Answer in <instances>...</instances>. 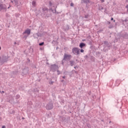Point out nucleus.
I'll list each match as a JSON object with an SVG mask.
<instances>
[{"mask_svg": "<svg viewBox=\"0 0 128 128\" xmlns=\"http://www.w3.org/2000/svg\"><path fill=\"white\" fill-rule=\"evenodd\" d=\"M50 70H52L53 72H56L57 70H58V66L56 64H52L50 67Z\"/></svg>", "mask_w": 128, "mask_h": 128, "instance_id": "f257e3e1", "label": "nucleus"}, {"mask_svg": "<svg viewBox=\"0 0 128 128\" xmlns=\"http://www.w3.org/2000/svg\"><path fill=\"white\" fill-rule=\"evenodd\" d=\"M80 50L78 48H74L72 49V52L74 54H76V56L80 54Z\"/></svg>", "mask_w": 128, "mask_h": 128, "instance_id": "f03ea898", "label": "nucleus"}, {"mask_svg": "<svg viewBox=\"0 0 128 128\" xmlns=\"http://www.w3.org/2000/svg\"><path fill=\"white\" fill-rule=\"evenodd\" d=\"M6 4H0V12H6Z\"/></svg>", "mask_w": 128, "mask_h": 128, "instance_id": "7ed1b4c3", "label": "nucleus"}, {"mask_svg": "<svg viewBox=\"0 0 128 128\" xmlns=\"http://www.w3.org/2000/svg\"><path fill=\"white\" fill-rule=\"evenodd\" d=\"M72 58V55H68L66 54H64V58H63V60H70V59Z\"/></svg>", "mask_w": 128, "mask_h": 128, "instance_id": "20e7f679", "label": "nucleus"}, {"mask_svg": "<svg viewBox=\"0 0 128 128\" xmlns=\"http://www.w3.org/2000/svg\"><path fill=\"white\" fill-rule=\"evenodd\" d=\"M105 48H108V50H110V48H112V44L110 42H108L104 41V42Z\"/></svg>", "mask_w": 128, "mask_h": 128, "instance_id": "39448f33", "label": "nucleus"}, {"mask_svg": "<svg viewBox=\"0 0 128 128\" xmlns=\"http://www.w3.org/2000/svg\"><path fill=\"white\" fill-rule=\"evenodd\" d=\"M46 108L50 110H52L54 108V104H52V102H49L46 106Z\"/></svg>", "mask_w": 128, "mask_h": 128, "instance_id": "423d86ee", "label": "nucleus"}, {"mask_svg": "<svg viewBox=\"0 0 128 128\" xmlns=\"http://www.w3.org/2000/svg\"><path fill=\"white\" fill-rule=\"evenodd\" d=\"M26 34L28 36H24V38H28L30 34V30L28 29L23 32V34Z\"/></svg>", "mask_w": 128, "mask_h": 128, "instance_id": "0eeeda50", "label": "nucleus"}, {"mask_svg": "<svg viewBox=\"0 0 128 128\" xmlns=\"http://www.w3.org/2000/svg\"><path fill=\"white\" fill-rule=\"evenodd\" d=\"M8 61V57L6 56H2L1 59V64H4Z\"/></svg>", "mask_w": 128, "mask_h": 128, "instance_id": "6e6552de", "label": "nucleus"}, {"mask_svg": "<svg viewBox=\"0 0 128 128\" xmlns=\"http://www.w3.org/2000/svg\"><path fill=\"white\" fill-rule=\"evenodd\" d=\"M22 74H24V76L28 74V68H24L22 70Z\"/></svg>", "mask_w": 128, "mask_h": 128, "instance_id": "1a4fd4ad", "label": "nucleus"}, {"mask_svg": "<svg viewBox=\"0 0 128 128\" xmlns=\"http://www.w3.org/2000/svg\"><path fill=\"white\" fill-rule=\"evenodd\" d=\"M86 46V44H84V42L80 43V44L79 45L80 48H85Z\"/></svg>", "mask_w": 128, "mask_h": 128, "instance_id": "9d476101", "label": "nucleus"}, {"mask_svg": "<svg viewBox=\"0 0 128 128\" xmlns=\"http://www.w3.org/2000/svg\"><path fill=\"white\" fill-rule=\"evenodd\" d=\"M70 65L71 66H74V60H70Z\"/></svg>", "mask_w": 128, "mask_h": 128, "instance_id": "9b49d317", "label": "nucleus"}, {"mask_svg": "<svg viewBox=\"0 0 128 128\" xmlns=\"http://www.w3.org/2000/svg\"><path fill=\"white\" fill-rule=\"evenodd\" d=\"M50 10L52 12H54V14H56V9L54 10L52 8H51Z\"/></svg>", "mask_w": 128, "mask_h": 128, "instance_id": "f8f14e48", "label": "nucleus"}, {"mask_svg": "<svg viewBox=\"0 0 128 128\" xmlns=\"http://www.w3.org/2000/svg\"><path fill=\"white\" fill-rule=\"evenodd\" d=\"M36 1H33L32 2V6H36Z\"/></svg>", "mask_w": 128, "mask_h": 128, "instance_id": "ddd939ff", "label": "nucleus"}, {"mask_svg": "<svg viewBox=\"0 0 128 128\" xmlns=\"http://www.w3.org/2000/svg\"><path fill=\"white\" fill-rule=\"evenodd\" d=\"M42 10L44 11V12H48V8H42Z\"/></svg>", "mask_w": 128, "mask_h": 128, "instance_id": "4468645a", "label": "nucleus"}, {"mask_svg": "<svg viewBox=\"0 0 128 128\" xmlns=\"http://www.w3.org/2000/svg\"><path fill=\"white\" fill-rule=\"evenodd\" d=\"M44 42H42L39 44V46H44Z\"/></svg>", "mask_w": 128, "mask_h": 128, "instance_id": "2eb2a0df", "label": "nucleus"}, {"mask_svg": "<svg viewBox=\"0 0 128 128\" xmlns=\"http://www.w3.org/2000/svg\"><path fill=\"white\" fill-rule=\"evenodd\" d=\"M10 113L11 114H14V110H11L10 112Z\"/></svg>", "mask_w": 128, "mask_h": 128, "instance_id": "dca6fc26", "label": "nucleus"}, {"mask_svg": "<svg viewBox=\"0 0 128 128\" xmlns=\"http://www.w3.org/2000/svg\"><path fill=\"white\" fill-rule=\"evenodd\" d=\"M98 8H99L100 10H104V8L102 6H99Z\"/></svg>", "mask_w": 128, "mask_h": 128, "instance_id": "f3484780", "label": "nucleus"}, {"mask_svg": "<svg viewBox=\"0 0 128 128\" xmlns=\"http://www.w3.org/2000/svg\"><path fill=\"white\" fill-rule=\"evenodd\" d=\"M49 5L50 6H52V1L49 2Z\"/></svg>", "mask_w": 128, "mask_h": 128, "instance_id": "a211bd4d", "label": "nucleus"}, {"mask_svg": "<svg viewBox=\"0 0 128 128\" xmlns=\"http://www.w3.org/2000/svg\"><path fill=\"white\" fill-rule=\"evenodd\" d=\"M36 36H42V35L40 33H37Z\"/></svg>", "mask_w": 128, "mask_h": 128, "instance_id": "6ab92c4d", "label": "nucleus"}, {"mask_svg": "<svg viewBox=\"0 0 128 128\" xmlns=\"http://www.w3.org/2000/svg\"><path fill=\"white\" fill-rule=\"evenodd\" d=\"M57 72H58V74H60V71L58 70H57Z\"/></svg>", "mask_w": 128, "mask_h": 128, "instance_id": "aec40b11", "label": "nucleus"}, {"mask_svg": "<svg viewBox=\"0 0 128 128\" xmlns=\"http://www.w3.org/2000/svg\"><path fill=\"white\" fill-rule=\"evenodd\" d=\"M84 18H88V15H85Z\"/></svg>", "mask_w": 128, "mask_h": 128, "instance_id": "412c9836", "label": "nucleus"}, {"mask_svg": "<svg viewBox=\"0 0 128 128\" xmlns=\"http://www.w3.org/2000/svg\"><path fill=\"white\" fill-rule=\"evenodd\" d=\"M88 58V55H86L84 56V58L87 59Z\"/></svg>", "mask_w": 128, "mask_h": 128, "instance_id": "4be33fe9", "label": "nucleus"}, {"mask_svg": "<svg viewBox=\"0 0 128 128\" xmlns=\"http://www.w3.org/2000/svg\"><path fill=\"white\" fill-rule=\"evenodd\" d=\"M80 52H84V50H82V49H81L80 50Z\"/></svg>", "mask_w": 128, "mask_h": 128, "instance_id": "5701e85b", "label": "nucleus"}, {"mask_svg": "<svg viewBox=\"0 0 128 128\" xmlns=\"http://www.w3.org/2000/svg\"><path fill=\"white\" fill-rule=\"evenodd\" d=\"M108 28H112V25H110L108 26Z\"/></svg>", "mask_w": 128, "mask_h": 128, "instance_id": "b1692460", "label": "nucleus"}, {"mask_svg": "<svg viewBox=\"0 0 128 128\" xmlns=\"http://www.w3.org/2000/svg\"><path fill=\"white\" fill-rule=\"evenodd\" d=\"M70 6H74V3L72 2L70 4Z\"/></svg>", "mask_w": 128, "mask_h": 128, "instance_id": "393cba45", "label": "nucleus"}, {"mask_svg": "<svg viewBox=\"0 0 128 128\" xmlns=\"http://www.w3.org/2000/svg\"><path fill=\"white\" fill-rule=\"evenodd\" d=\"M50 84H54V82L52 81H51L50 82Z\"/></svg>", "mask_w": 128, "mask_h": 128, "instance_id": "a878e982", "label": "nucleus"}, {"mask_svg": "<svg viewBox=\"0 0 128 128\" xmlns=\"http://www.w3.org/2000/svg\"><path fill=\"white\" fill-rule=\"evenodd\" d=\"M0 62L2 64V56H0Z\"/></svg>", "mask_w": 128, "mask_h": 128, "instance_id": "bb28decb", "label": "nucleus"}, {"mask_svg": "<svg viewBox=\"0 0 128 128\" xmlns=\"http://www.w3.org/2000/svg\"><path fill=\"white\" fill-rule=\"evenodd\" d=\"M16 98H20V95L16 96Z\"/></svg>", "mask_w": 128, "mask_h": 128, "instance_id": "cd10ccee", "label": "nucleus"}, {"mask_svg": "<svg viewBox=\"0 0 128 128\" xmlns=\"http://www.w3.org/2000/svg\"><path fill=\"white\" fill-rule=\"evenodd\" d=\"M126 8H127V12H128V5H127L126 6Z\"/></svg>", "mask_w": 128, "mask_h": 128, "instance_id": "c85d7f7f", "label": "nucleus"}, {"mask_svg": "<svg viewBox=\"0 0 128 128\" xmlns=\"http://www.w3.org/2000/svg\"><path fill=\"white\" fill-rule=\"evenodd\" d=\"M64 59L62 60V64L64 66Z\"/></svg>", "mask_w": 128, "mask_h": 128, "instance_id": "c756f323", "label": "nucleus"}, {"mask_svg": "<svg viewBox=\"0 0 128 128\" xmlns=\"http://www.w3.org/2000/svg\"><path fill=\"white\" fill-rule=\"evenodd\" d=\"M101 2H104V0H100Z\"/></svg>", "mask_w": 128, "mask_h": 128, "instance_id": "7c9ffc66", "label": "nucleus"}, {"mask_svg": "<svg viewBox=\"0 0 128 128\" xmlns=\"http://www.w3.org/2000/svg\"><path fill=\"white\" fill-rule=\"evenodd\" d=\"M86 4H90V0H88Z\"/></svg>", "mask_w": 128, "mask_h": 128, "instance_id": "2f4dec72", "label": "nucleus"}, {"mask_svg": "<svg viewBox=\"0 0 128 128\" xmlns=\"http://www.w3.org/2000/svg\"><path fill=\"white\" fill-rule=\"evenodd\" d=\"M111 20H114V18H111Z\"/></svg>", "mask_w": 128, "mask_h": 128, "instance_id": "473e14b6", "label": "nucleus"}, {"mask_svg": "<svg viewBox=\"0 0 128 128\" xmlns=\"http://www.w3.org/2000/svg\"><path fill=\"white\" fill-rule=\"evenodd\" d=\"M28 60L29 62H30V59L28 58Z\"/></svg>", "mask_w": 128, "mask_h": 128, "instance_id": "72a5a7b5", "label": "nucleus"}, {"mask_svg": "<svg viewBox=\"0 0 128 128\" xmlns=\"http://www.w3.org/2000/svg\"><path fill=\"white\" fill-rule=\"evenodd\" d=\"M6 128V126H2V128Z\"/></svg>", "mask_w": 128, "mask_h": 128, "instance_id": "f704fd0d", "label": "nucleus"}, {"mask_svg": "<svg viewBox=\"0 0 128 128\" xmlns=\"http://www.w3.org/2000/svg\"><path fill=\"white\" fill-rule=\"evenodd\" d=\"M14 2H16V0H14Z\"/></svg>", "mask_w": 128, "mask_h": 128, "instance_id": "c9c22d12", "label": "nucleus"}, {"mask_svg": "<svg viewBox=\"0 0 128 128\" xmlns=\"http://www.w3.org/2000/svg\"><path fill=\"white\" fill-rule=\"evenodd\" d=\"M78 68V66H76L74 67V68Z\"/></svg>", "mask_w": 128, "mask_h": 128, "instance_id": "e433bc0d", "label": "nucleus"}, {"mask_svg": "<svg viewBox=\"0 0 128 128\" xmlns=\"http://www.w3.org/2000/svg\"><path fill=\"white\" fill-rule=\"evenodd\" d=\"M62 78H65L66 77L64 76Z\"/></svg>", "mask_w": 128, "mask_h": 128, "instance_id": "4c0bfd02", "label": "nucleus"}, {"mask_svg": "<svg viewBox=\"0 0 128 128\" xmlns=\"http://www.w3.org/2000/svg\"><path fill=\"white\" fill-rule=\"evenodd\" d=\"M14 44H16V42H14Z\"/></svg>", "mask_w": 128, "mask_h": 128, "instance_id": "58836bf2", "label": "nucleus"}, {"mask_svg": "<svg viewBox=\"0 0 128 128\" xmlns=\"http://www.w3.org/2000/svg\"><path fill=\"white\" fill-rule=\"evenodd\" d=\"M108 24H110V22H108Z\"/></svg>", "mask_w": 128, "mask_h": 128, "instance_id": "ea45409f", "label": "nucleus"}, {"mask_svg": "<svg viewBox=\"0 0 128 128\" xmlns=\"http://www.w3.org/2000/svg\"><path fill=\"white\" fill-rule=\"evenodd\" d=\"M113 22H116V20H114Z\"/></svg>", "mask_w": 128, "mask_h": 128, "instance_id": "a19ab883", "label": "nucleus"}, {"mask_svg": "<svg viewBox=\"0 0 128 128\" xmlns=\"http://www.w3.org/2000/svg\"><path fill=\"white\" fill-rule=\"evenodd\" d=\"M61 82H64V80H61Z\"/></svg>", "mask_w": 128, "mask_h": 128, "instance_id": "79ce46f5", "label": "nucleus"}, {"mask_svg": "<svg viewBox=\"0 0 128 128\" xmlns=\"http://www.w3.org/2000/svg\"><path fill=\"white\" fill-rule=\"evenodd\" d=\"M109 122H110V124L112 122L110 121Z\"/></svg>", "mask_w": 128, "mask_h": 128, "instance_id": "37998d69", "label": "nucleus"}, {"mask_svg": "<svg viewBox=\"0 0 128 128\" xmlns=\"http://www.w3.org/2000/svg\"><path fill=\"white\" fill-rule=\"evenodd\" d=\"M2 92H3V93H4V92L2 91Z\"/></svg>", "mask_w": 128, "mask_h": 128, "instance_id": "c03bdc74", "label": "nucleus"}, {"mask_svg": "<svg viewBox=\"0 0 128 128\" xmlns=\"http://www.w3.org/2000/svg\"><path fill=\"white\" fill-rule=\"evenodd\" d=\"M11 2H14L12 1Z\"/></svg>", "mask_w": 128, "mask_h": 128, "instance_id": "a18cd8bd", "label": "nucleus"}, {"mask_svg": "<svg viewBox=\"0 0 128 128\" xmlns=\"http://www.w3.org/2000/svg\"><path fill=\"white\" fill-rule=\"evenodd\" d=\"M40 50H42V48H40Z\"/></svg>", "mask_w": 128, "mask_h": 128, "instance_id": "49530a36", "label": "nucleus"}, {"mask_svg": "<svg viewBox=\"0 0 128 128\" xmlns=\"http://www.w3.org/2000/svg\"><path fill=\"white\" fill-rule=\"evenodd\" d=\"M8 8H10V7H8Z\"/></svg>", "mask_w": 128, "mask_h": 128, "instance_id": "de8ad7c7", "label": "nucleus"}, {"mask_svg": "<svg viewBox=\"0 0 128 128\" xmlns=\"http://www.w3.org/2000/svg\"><path fill=\"white\" fill-rule=\"evenodd\" d=\"M24 118H22V119H23V120H24Z\"/></svg>", "mask_w": 128, "mask_h": 128, "instance_id": "09e8293b", "label": "nucleus"}, {"mask_svg": "<svg viewBox=\"0 0 128 128\" xmlns=\"http://www.w3.org/2000/svg\"><path fill=\"white\" fill-rule=\"evenodd\" d=\"M75 72H76L75 71Z\"/></svg>", "mask_w": 128, "mask_h": 128, "instance_id": "8fccbe9b", "label": "nucleus"}]
</instances>
